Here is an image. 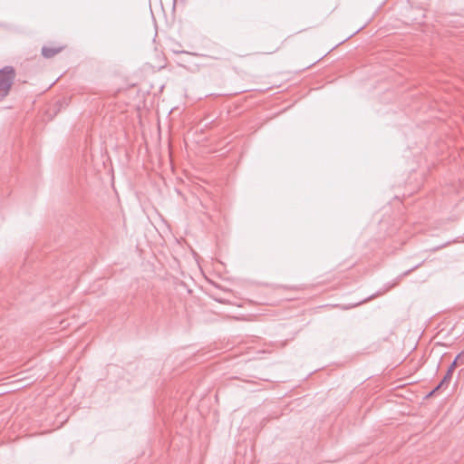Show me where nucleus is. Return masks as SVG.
Masks as SVG:
<instances>
[{
  "instance_id": "4",
  "label": "nucleus",
  "mask_w": 464,
  "mask_h": 464,
  "mask_svg": "<svg viewBox=\"0 0 464 464\" xmlns=\"http://www.w3.org/2000/svg\"><path fill=\"white\" fill-rule=\"evenodd\" d=\"M461 354H459L457 356V358L454 360V362L451 363V365L450 366L449 370H451V371H454L456 365H457V362L459 361V359L460 358Z\"/></svg>"
},
{
  "instance_id": "2",
  "label": "nucleus",
  "mask_w": 464,
  "mask_h": 464,
  "mask_svg": "<svg viewBox=\"0 0 464 464\" xmlns=\"http://www.w3.org/2000/svg\"><path fill=\"white\" fill-rule=\"evenodd\" d=\"M63 49V46H60V47L44 46L42 49V54L45 58H52L54 55H56L57 53H59L60 52H62Z\"/></svg>"
},
{
  "instance_id": "3",
  "label": "nucleus",
  "mask_w": 464,
  "mask_h": 464,
  "mask_svg": "<svg viewBox=\"0 0 464 464\" xmlns=\"http://www.w3.org/2000/svg\"><path fill=\"white\" fill-rule=\"evenodd\" d=\"M452 372H453V371L448 370L445 377L443 378L441 382L437 386L436 390H438L440 387H441L442 385H444L445 383H448L450 382V380L451 379V376H452Z\"/></svg>"
},
{
  "instance_id": "1",
  "label": "nucleus",
  "mask_w": 464,
  "mask_h": 464,
  "mask_svg": "<svg viewBox=\"0 0 464 464\" xmlns=\"http://www.w3.org/2000/svg\"><path fill=\"white\" fill-rule=\"evenodd\" d=\"M14 76V70L10 66L0 70V100L9 93Z\"/></svg>"
}]
</instances>
